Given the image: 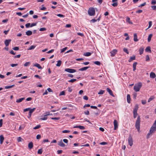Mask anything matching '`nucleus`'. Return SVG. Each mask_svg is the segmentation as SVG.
Masks as SVG:
<instances>
[{"instance_id": "obj_47", "label": "nucleus", "mask_w": 156, "mask_h": 156, "mask_svg": "<svg viewBox=\"0 0 156 156\" xmlns=\"http://www.w3.org/2000/svg\"><path fill=\"white\" fill-rule=\"evenodd\" d=\"M65 92L64 91H63L60 93L59 95H65Z\"/></svg>"}, {"instance_id": "obj_52", "label": "nucleus", "mask_w": 156, "mask_h": 156, "mask_svg": "<svg viewBox=\"0 0 156 156\" xmlns=\"http://www.w3.org/2000/svg\"><path fill=\"white\" fill-rule=\"evenodd\" d=\"M51 119L53 120H58L60 119V118L59 117H53L51 118Z\"/></svg>"}, {"instance_id": "obj_16", "label": "nucleus", "mask_w": 156, "mask_h": 156, "mask_svg": "<svg viewBox=\"0 0 156 156\" xmlns=\"http://www.w3.org/2000/svg\"><path fill=\"white\" fill-rule=\"evenodd\" d=\"M100 16L97 19H93L91 20H90V22L92 23H94L96 22H97V21H99L100 20Z\"/></svg>"}, {"instance_id": "obj_10", "label": "nucleus", "mask_w": 156, "mask_h": 156, "mask_svg": "<svg viewBox=\"0 0 156 156\" xmlns=\"http://www.w3.org/2000/svg\"><path fill=\"white\" fill-rule=\"evenodd\" d=\"M133 117L134 118H135L136 117V105L135 106V108L134 109L133 112Z\"/></svg>"}, {"instance_id": "obj_2", "label": "nucleus", "mask_w": 156, "mask_h": 156, "mask_svg": "<svg viewBox=\"0 0 156 156\" xmlns=\"http://www.w3.org/2000/svg\"><path fill=\"white\" fill-rule=\"evenodd\" d=\"M128 143L130 146H132L133 145V140L132 136L129 135L128 139Z\"/></svg>"}, {"instance_id": "obj_44", "label": "nucleus", "mask_w": 156, "mask_h": 156, "mask_svg": "<svg viewBox=\"0 0 156 156\" xmlns=\"http://www.w3.org/2000/svg\"><path fill=\"white\" fill-rule=\"evenodd\" d=\"M79 128L80 129H85V128L83 126L79 125Z\"/></svg>"}, {"instance_id": "obj_54", "label": "nucleus", "mask_w": 156, "mask_h": 156, "mask_svg": "<svg viewBox=\"0 0 156 156\" xmlns=\"http://www.w3.org/2000/svg\"><path fill=\"white\" fill-rule=\"evenodd\" d=\"M22 139L20 137H18L17 138V141L18 142H21L22 141Z\"/></svg>"}, {"instance_id": "obj_4", "label": "nucleus", "mask_w": 156, "mask_h": 156, "mask_svg": "<svg viewBox=\"0 0 156 156\" xmlns=\"http://www.w3.org/2000/svg\"><path fill=\"white\" fill-rule=\"evenodd\" d=\"M140 117L138 116V118L137 119V130L138 131H140Z\"/></svg>"}, {"instance_id": "obj_61", "label": "nucleus", "mask_w": 156, "mask_h": 156, "mask_svg": "<svg viewBox=\"0 0 156 156\" xmlns=\"http://www.w3.org/2000/svg\"><path fill=\"white\" fill-rule=\"evenodd\" d=\"M37 24V23H32L30 24V27H33L36 26Z\"/></svg>"}, {"instance_id": "obj_48", "label": "nucleus", "mask_w": 156, "mask_h": 156, "mask_svg": "<svg viewBox=\"0 0 156 156\" xmlns=\"http://www.w3.org/2000/svg\"><path fill=\"white\" fill-rule=\"evenodd\" d=\"M57 16L59 17L63 18L65 17V16L64 15H63L62 14H59L57 15Z\"/></svg>"}, {"instance_id": "obj_6", "label": "nucleus", "mask_w": 156, "mask_h": 156, "mask_svg": "<svg viewBox=\"0 0 156 156\" xmlns=\"http://www.w3.org/2000/svg\"><path fill=\"white\" fill-rule=\"evenodd\" d=\"M117 51V50L116 49H114L113 50L110 52L111 56L112 57L114 56Z\"/></svg>"}, {"instance_id": "obj_32", "label": "nucleus", "mask_w": 156, "mask_h": 156, "mask_svg": "<svg viewBox=\"0 0 156 156\" xmlns=\"http://www.w3.org/2000/svg\"><path fill=\"white\" fill-rule=\"evenodd\" d=\"M126 21L128 22L129 24H132V23L131 22V21H130V19L129 17H127L126 18Z\"/></svg>"}, {"instance_id": "obj_27", "label": "nucleus", "mask_w": 156, "mask_h": 156, "mask_svg": "<svg viewBox=\"0 0 156 156\" xmlns=\"http://www.w3.org/2000/svg\"><path fill=\"white\" fill-rule=\"evenodd\" d=\"M15 86V85H14V84H13V85H12L11 86H5V88L6 89H9V88H12V87H14Z\"/></svg>"}, {"instance_id": "obj_29", "label": "nucleus", "mask_w": 156, "mask_h": 156, "mask_svg": "<svg viewBox=\"0 0 156 156\" xmlns=\"http://www.w3.org/2000/svg\"><path fill=\"white\" fill-rule=\"evenodd\" d=\"M144 48H141L139 50V53L140 55H141L143 54L144 51Z\"/></svg>"}, {"instance_id": "obj_31", "label": "nucleus", "mask_w": 156, "mask_h": 156, "mask_svg": "<svg viewBox=\"0 0 156 156\" xmlns=\"http://www.w3.org/2000/svg\"><path fill=\"white\" fill-rule=\"evenodd\" d=\"M30 64V62H26L24 64V66H29Z\"/></svg>"}, {"instance_id": "obj_43", "label": "nucleus", "mask_w": 156, "mask_h": 156, "mask_svg": "<svg viewBox=\"0 0 156 156\" xmlns=\"http://www.w3.org/2000/svg\"><path fill=\"white\" fill-rule=\"evenodd\" d=\"M70 132V131L69 130H63L62 131V133H69Z\"/></svg>"}, {"instance_id": "obj_20", "label": "nucleus", "mask_w": 156, "mask_h": 156, "mask_svg": "<svg viewBox=\"0 0 156 156\" xmlns=\"http://www.w3.org/2000/svg\"><path fill=\"white\" fill-rule=\"evenodd\" d=\"M136 58V56L135 55H133L132 56V57H130V58L129 59L128 61L129 62H130L132 61L135 60Z\"/></svg>"}, {"instance_id": "obj_60", "label": "nucleus", "mask_w": 156, "mask_h": 156, "mask_svg": "<svg viewBox=\"0 0 156 156\" xmlns=\"http://www.w3.org/2000/svg\"><path fill=\"white\" fill-rule=\"evenodd\" d=\"M77 34L79 36H81L82 37L84 36V34L82 33H77Z\"/></svg>"}, {"instance_id": "obj_28", "label": "nucleus", "mask_w": 156, "mask_h": 156, "mask_svg": "<svg viewBox=\"0 0 156 156\" xmlns=\"http://www.w3.org/2000/svg\"><path fill=\"white\" fill-rule=\"evenodd\" d=\"M152 34H150L148 36V41L149 42L151 40V39L152 36Z\"/></svg>"}, {"instance_id": "obj_55", "label": "nucleus", "mask_w": 156, "mask_h": 156, "mask_svg": "<svg viewBox=\"0 0 156 156\" xmlns=\"http://www.w3.org/2000/svg\"><path fill=\"white\" fill-rule=\"evenodd\" d=\"M151 8L153 10H156V5L151 6Z\"/></svg>"}, {"instance_id": "obj_7", "label": "nucleus", "mask_w": 156, "mask_h": 156, "mask_svg": "<svg viewBox=\"0 0 156 156\" xmlns=\"http://www.w3.org/2000/svg\"><path fill=\"white\" fill-rule=\"evenodd\" d=\"M36 109V108H34L32 109H30L29 110V115L28 118H29L31 117V115L32 113L34 111L35 109Z\"/></svg>"}, {"instance_id": "obj_19", "label": "nucleus", "mask_w": 156, "mask_h": 156, "mask_svg": "<svg viewBox=\"0 0 156 156\" xmlns=\"http://www.w3.org/2000/svg\"><path fill=\"white\" fill-rule=\"evenodd\" d=\"M4 139V138L2 135L0 136V143L1 144H2Z\"/></svg>"}, {"instance_id": "obj_56", "label": "nucleus", "mask_w": 156, "mask_h": 156, "mask_svg": "<svg viewBox=\"0 0 156 156\" xmlns=\"http://www.w3.org/2000/svg\"><path fill=\"white\" fill-rule=\"evenodd\" d=\"M156 4V1L155 0H153L151 2L152 5H155Z\"/></svg>"}, {"instance_id": "obj_63", "label": "nucleus", "mask_w": 156, "mask_h": 156, "mask_svg": "<svg viewBox=\"0 0 156 156\" xmlns=\"http://www.w3.org/2000/svg\"><path fill=\"white\" fill-rule=\"evenodd\" d=\"M10 65L12 67H15V66H18V64H11Z\"/></svg>"}, {"instance_id": "obj_26", "label": "nucleus", "mask_w": 156, "mask_h": 156, "mask_svg": "<svg viewBox=\"0 0 156 156\" xmlns=\"http://www.w3.org/2000/svg\"><path fill=\"white\" fill-rule=\"evenodd\" d=\"M32 32L30 30H28L26 32V34L28 36H30L32 34Z\"/></svg>"}, {"instance_id": "obj_24", "label": "nucleus", "mask_w": 156, "mask_h": 156, "mask_svg": "<svg viewBox=\"0 0 156 156\" xmlns=\"http://www.w3.org/2000/svg\"><path fill=\"white\" fill-rule=\"evenodd\" d=\"M91 54V53L90 52H87L84 54L83 55L86 56H89Z\"/></svg>"}, {"instance_id": "obj_51", "label": "nucleus", "mask_w": 156, "mask_h": 156, "mask_svg": "<svg viewBox=\"0 0 156 156\" xmlns=\"http://www.w3.org/2000/svg\"><path fill=\"white\" fill-rule=\"evenodd\" d=\"M12 49L15 51H17L19 50V48L18 47H15Z\"/></svg>"}, {"instance_id": "obj_58", "label": "nucleus", "mask_w": 156, "mask_h": 156, "mask_svg": "<svg viewBox=\"0 0 156 156\" xmlns=\"http://www.w3.org/2000/svg\"><path fill=\"white\" fill-rule=\"evenodd\" d=\"M43 5H42V7L40 9L41 10H44L46 9V8L43 6Z\"/></svg>"}, {"instance_id": "obj_14", "label": "nucleus", "mask_w": 156, "mask_h": 156, "mask_svg": "<svg viewBox=\"0 0 156 156\" xmlns=\"http://www.w3.org/2000/svg\"><path fill=\"white\" fill-rule=\"evenodd\" d=\"M52 114H46V115H44V117L42 118H41L40 119V120H46L47 119V116L49 115H52Z\"/></svg>"}, {"instance_id": "obj_34", "label": "nucleus", "mask_w": 156, "mask_h": 156, "mask_svg": "<svg viewBox=\"0 0 156 156\" xmlns=\"http://www.w3.org/2000/svg\"><path fill=\"white\" fill-rule=\"evenodd\" d=\"M41 127V126L40 125H37L36 126L34 127L33 129H36L40 128Z\"/></svg>"}, {"instance_id": "obj_18", "label": "nucleus", "mask_w": 156, "mask_h": 156, "mask_svg": "<svg viewBox=\"0 0 156 156\" xmlns=\"http://www.w3.org/2000/svg\"><path fill=\"white\" fill-rule=\"evenodd\" d=\"M25 99V98H22L16 100V102L17 103H20L23 100Z\"/></svg>"}, {"instance_id": "obj_53", "label": "nucleus", "mask_w": 156, "mask_h": 156, "mask_svg": "<svg viewBox=\"0 0 156 156\" xmlns=\"http://www.w3.org/2000/svg\"><path fill=\"white\" fill-rule=\"evenodd\" d=\"M68 91L69 92H71L73 90L72 89L71 87H69L68 88Z\"/></svg>"}, {"instance_id": "obj_13", "label": "nucleus", "mask_w": 156, "mask_h": 156, "mask_svg": "<svg viewBox=\"0 0 156 156\" xmlns=\"http://www.w3.org/2000/svg\"><path fill=\"white\" fill-rule=\"evenodd\" d=\"M58 145L62 147H64L65 146V145L62 142V140H61L60 141L58 142Z\"/></svg>"}, {"instance_id": "obj_50", "label": "nucleus", "mask_w": 156, "mask_h": 156, "mask_svg": "<svg viewBox=\"0 0 156 156\" xmlns=\"http://www.w3.org/2000/svg\"><path fill=\"white\" fill-rule=\"evenodd\" d=\"M134 40L135 41H136V34H134Z\"/></svg>"}, {"instance_id": "obj_59", "label": "nucleus", "mask_w": 156, "mask_h": 156, "mask_svg": "<svg viewBox=\"0 0 156 156\" xmlns=\"http://www.w3.org/2000/svg\"><path fill=\"white\" fill-rule=\"evenodd\" d=\"M133 98L135 99L136 98V92L134 93L133 94Z\"/></svg>"}, {"instance_id": "obj_11", "label": "nucleus", "mask_w": 156, "mask_h": 156, "mask_svg": "<svg viewBox=\"0 0 156 156\" xmlns=\"http://www.w3.org/2000/svg\"><path fill=\"white\" fill-rule=\"evenodd\" d=\"M156 131V128L154 127L153 126H151L150 130V133H154Z\"/></svg>"}, {"instance_id": "obj_42", "label": "nucleus", "mask_w": 156, "mask_h": 156, "mask_svg": "<svg viewBox=\"0 0 156 156\" xmlns=\"http://www.w3.org/2000/svg\"><path fill=\"white\" fill-rule=\"evenodd\" d=\"M123 50L124 52H125L127 54H129V52L128 51L127 49L126 48H123Z\"/></svg>"}, {"instance_id": "obj_33", "label": "nucleus", "mask_w": 156, "mask_h": 156, "mask_svg": "<svg viewBox=\"0 0 156 156\" xmlns=\"http://www.w3.org/2000/svg\"><path fill=\"white\" fill-rule=\"evenodd\" d=\"M35 47V46L34 45H31L28 49V50H31L34 49Z\"/></svg>"}, {"instance_id": "obj_57", "label": "nucleus", "mask_w": 156, "mask_h": 156, "mask_svg": "<svg viewBox=\"0 0 156 156\" xmlns=\"http://www.w3.org/2000/svg\"><path fill=\"white\" fill-rule=\"evenodd\" d=\"M149 60H150V58H149V56L148 55H147L146 56V61H149Z\"/></svg>"}, {"instance_id": "obj_15", "label": "nucleus", "mask_w": 156, "mask_h": 156, "mask_svg": "<svg viewBox=\"0 0 156 156\" xmlns=\"http://www.w3.org/2000/svg\"><path fill=\"white\" fill-rule=\"evenodd\" d=\"M33 147V143L32 142H30L28 144V148L31 149Z\"/></svg>"}, {"instance_id": "obj_35", "label": "nucleus", "mask_w": 156, "mask_h": 156, "mask_svg": "<svg viewBox=\"0 0 156 156\" xmlns=\"http://www.w3.org/2000/svg\"><path fill=\"white\" fill-rule=\"evenodd\" d=\"M151 51V48L150 47H147L145 49V51L146 52L150 51Z\"/></svg>"}, {"instance_id": "obj_49", "label": "nucleus", "mask_w": 156, "mask_h": 156, "mask_svg": "<svg viewBox=\"0 0 156 156\" xmlns=\"http://www.w3.org/2000/svg\"><path fill=\"white\" fill-rule=\"evenodd\" d=\"M146 2H144L143 3L141 4L138 7H141L144 6L146 5Z\"/></svg>"}, {"instance_id": "obj_1", "label": "nucleus", "mask_w": 156, "mask_h": 156, "mask_svg": "<svg viewBox=\"0 0 156 156\" xmlns=\"http://www.w3.org/2000/svg\"><path fill=\"white\" fill-rule=\"evenodd\" d=\"M88 13L89 15L90 16H92L95 15V10L93 8H89Z\"/></svg>"}, {"instance_id": "obj_25", "label": "nucleus", "mask_w": 156, "mask_h": 156, "mask_svg": "<svg viewBox=\"0 0 156 156\" xmlns=\"http://www.w3.org/2000/svg\"><path fill=\"white\" fill-rule=\"evenodd\" d=\"M61 63L62 61L60 60H58L57 61V63L56 64V66H57L59 67L61 65Z\"/></svg>"}, {"instance_id": "obj_37", "label": "nucleus", "mask_w": 156, "mask_h": 156, "mask_svg": "<svg viewBox=\"0 0 156 156\" xmlns=\"http://www.w3.org/2000/svg\"><path fill=\"white\" fill-rule=\"evenodd\" d=\"M67 48V47H65L61 49V52L62 53L64 52Z\"/></svg>"}, {"instance_id": "obj_23", "label": "nucleus", "mask_w": 156, "mask_h": 156, "mask_svg": "<svg viewBox=\"0 0 156 156\" xmlns=\"http://www.w3.org/2000/svg\"><path fill=\"white\" fill-rule=\"evenodd\" d=\"M34 66L37 67L39 69H42L41 66L38 63H36L34 65Z\"/></svg>"}, {"instance_id": "obj_3", "label": "nucleus", "mask_w": 156, "mask_h": 156, "mask_svg": "<svg viewBox=\"0 0 156 156\" xmlns=\"http://www.w3.org/2000/svg\"><path fill=\"white\" fill-rule=\"evenodd\" d=\"M65 71L71 73H73L76 72L75 69L69 68L65 69Z\"/></svg>"}, {"instance_id": "obj_17", "label": "nucleus", "mask_w": 156, "mask_h": 156, "mask_svg": "<svg viewBox=\"0 0 156 156\" xmlns=\"http://www.w3.org/2000/svg\"><path fill=\"white\" fill-rule=\"evenodd\" d=\"M131 98L129 94H127V101L128 103H130V102Z\"/></svg>"}, {"instance_id": "obj_9", "label": "nucleus", "mask_w": 156, "mask_h": 156, "mask_svg": "<svg viewBox=\"0 0 156 156\" xmlns=\"http://www.w3.org/2000/svg\"><path fill=\"white\" fill-rule=\"evenodd\" d=\"M142 83L139 82L137 84V92L139 91L142 86Z\"/></svg>"}, {"instance_id": "obj_12", "label": "nucleus", "mask_w": 156, "mask_h": 156, "mask_svg": "<svg viewBox=\"0 0 156 156\" xmlns=\"http://www.w3.org/2000/svg\"><path fill=\"white\" fill-rule=\"evenodd\" d=\"M107 91L109 93V94L113 97H114L112 91L109 88H107L106 89Z\"/></svg>"}, {"instance_id": "obj_40", "label": "nucleus", "mask_w": 156, "mask_h": 156, "mask_svg": "<svg viewBox=\"0 0 156 156\" xmlns=\"http://www.w3.org/2000/svg\"><path fill=\"white\" fill-rule=\"evenodd\" d=\"M114 3H113L112 5L114 7H116L118 5V3L117 2H114Z\"/></svg>"}, {"instance_id": "obj_38", "label": "nucleus", "mask_w": 156, "mask_h": 156, "mask_svg": "<svg viewBox=\"0 0 156 156\" xmlns=\"http://www.w3.org/2000/svg\"><path fill=\"white\" fill-rule=\"evenodd\" d=\"M94 63L98 66H99L101 64V63L99 61H96L94 62Z\"/></svg>"}, {"instance_id": "obj_36", "label": "nucleus", "mask_w": 156, "mask_h": 156, "mask_svg": "<svg viewBox=\"0 0 156 156\" xmlns=\"http://www.w3.org/2000/svg\"><path fill=\"white\" fill-rule=\"evenodd\" d=\"M76 81H77V80L76 79H72L70 80H69L68 81V82H69L73 83V82H74Z\"/></svg>"}, {"instance_id": "obj_39", "label": "nucleus", "mask_w": 156, "mask_h": 156, "mask_svg": "<svg viewBox=\"0 0 156 156\" xmlns=\"http://www.w3.org/2000/svg\"><path fill=\"white\" fill-rule=\"evenodd\" d=\"M104 90H101L98 93V94H104Z\"/></svg>"}, {"instance_id": "obj_64", "label": "nucleus", "mask_w": 156, "mask_h": 156, "mask_svg": "<svg viewBox=\"0 0 156 156\" xmlns=\"http://www.w3.org/2000/svg\"><path fill=\"white\" fill-rule=\"evenodd\" d=\"M152 126L156 128V120L155 121Z\"/></svg>"}, {"instance_id": "obj_46", "label": "nucleus", "mask_w": 156, "mask_h": 156, "mask_svg": "<svg viewBox=\"0 0 156 156\" xmlns=\"http://www.w3.org/2000/svg\"><path fill=\"white\" fill-rule=\"evenodd\" d=\"M26 27L27 28H28L29 27H30V24L29 23H27L25 25Z\"/></svg>"}, {"instance_id": "obj_30", "label": "nucleus", "mask_w": 156, "mask_h": 156, "mask_svg": "<svg viewBox=\"0 0 156 156\" xmlns=\"http://www.w3.org/2000/svg\"><path fill=\"white\" fill-rule=\"evenodd\" d=\"M136 62H135L133 64V70L134 71L136 70Z\"/></svg>"}, {"instance_id": "obj_41", "label": "nucleus", "mask_w": 156, "mask_h": 156, "mask_svg": "<svg viewBox=\"0 0 156 156\" xmlns=\"http://www.w3.org/2000/svg\"><path fill=\"white\" fill-rule=\"evenodd\" d=\"M42 153V150L41 149H39L38 150L37 153L38 154H41Z\"/></svg>"}, {"instance_id": "obj_8", "label": "nucleus", "mask_w": 156, "mask_h": 156, "mask_svg": "<svg viewBox=\"0 0 156 156\" xmlns=\"http://www.w3.org/2000/svg\"><path fill=\"white\" fill-rule=\"evenodd\" d=\"M11 41V39L6 40L4 42L5 46L6 47L8 46L10 43Z\"/></svg>"}, {"instance_id": "obj_22", "label": "nucleus", "mask_w": 156, "mask_h": 156, "mask_svg": "<svg viewBox=\"0 0 156 156\" xmlns=\"http://www.w3.org/2000/svg\"><path fill=\"white\" fill-rule=\"evenodd\" d=\"M89 68L90 67H85L79 69V71H83L87 69L88 68Z\"/></svg>"}, {"instance_id": "obj_62", "label": "nucleus", "mask_w": 156, "mask_h": 156, "mask_svg": "<svg viewBox=\"0 0 156 156\" xmlns=\"http://www.w3.org/2000/svg\"><path fill=\"white\" fill-rule=\"evenodd\" d=\"M107 144V143L106 142H102L100 143V144L102 145H106Z\"/></svg>"}, {"instance_id": "obj_45", "label": "nucleus", "mask_w": 156, "mask_h": 156, "mask_svg": "<svg viewBox=\"0 0 156 156\" xmlns=\"http://www.w3.org/2000/svg\"><path fill=\"white\" fill-rule=\"evenodd\" d=\"M152 24V21H149V25L148 27L146 29H148V28H150L151 27V26Z\"/></svg>"}, {"instance_id": "obj_21", "label": "nucleus", "mask_w": 156, "mask_h": 156, "mask_svg": "<svg viewBox=\"0 0 156 156\" xmlns=\"http://www.w3.org/2000/svg\"><path fill=\"white\" fill-rule=\"evenodd\" d=\"M156 76L155 74L153 72H151L150 74V77L152 78H154Z\"/></svg>"}, {"instance_id": "obj_5", "label": "nucleus", "mask_w": 156, "mask_h": 156, "mask_svg": "<svg viewBox=\"0 0 156 156\" xmlns=\"http://www.w3.org/2000/svg\"><path fill=\"white\" fill-rule=\"evenodd\" d=\"M113 123L114 125V129L116 130L118 127V123L117 121L115 119L114 120Z\"/></svg>"}]
</instances>
